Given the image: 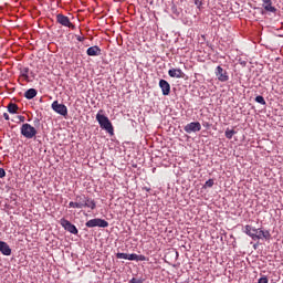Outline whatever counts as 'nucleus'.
<instances>
[{"label":"nucleus","mask_w":283,"mask_h":283,"mask_svg":"<svg viewBox=\"0 0 283 283\" xmlns=\"http://www.w3.org/2000/svg\"><path fill=\"white\" fill-rule=\"evenodd\" d=\"M196 6H201V2L198 0H195Z\"/></svg>","instance_id":"32"},{"label":"nucleus","mask_w":283,"mask_h":283,"mask_svg":"<svg viewBox=\"0 0 283 283\" xmlns=\"http://www.w3.org/2000/svg\"><path fill=\"white\" fill-rule=\"evenodd\" d=\"M244 233L252 238V240H255L258 238V229L251 227V226H245L244 227Z\"/></svg>","instance_id":"14"},{"label":"nucleus","mask_w":283,"mask_h":283,"mask_svg":"<svg viewBox=\"0 0 283 283\" xmlns=\"http://www.w3.org/2000/svg\"><path fill=\"white\" fill-rule=\"evenodd\" d=\"M262 2L266 12H277V9L273 7V2L271 0H262Z\"/></svg>","instance_id":"16"},{"label":"nucleus","mask_w":283,"mask_h":283,"mask_svg":"<svg viewBox=\"0 0 283 283\" xmlns=\"http://www.w3.org/2000/svg\"><path fill=\"white\" fill-rule=\"evenodd\" d=\"M20 133L24 138H28L29 140L34 138L38 134L36 128H34L32 125L28 123L21 126Z\"/></svg>","instance_id":"3"},{"label":"nucleus","mask_w":283,"mask_h":283,"mask_svg":"<svg viewBox=\"0 0 283 283\" xmlns=\"http://www.w3.org/2000/svg\"><path fill=\"white\" fill-rule=\"evenodd\" d=\"M0 178H6V169L0 168Z\"/></svg>","instance_id":"27"},{"label":"nucleus","mask_w":283,"mask_h":283,"mask_svg":"<svg viewBox=\"0 0 283 283\" xmlns=\"http://www.w3.org/2000/svg\"><path fill=\"white\" fill-rule=\"evenodd\" d=\"M76 40L80 41V42H83V41H85V38H83L81 35H76Z\"/></svg>","instance_id":"30"},{"label":"nucleus","mask_w":283,"mask_h":283,"mask_svg":"<svg viewBox=\"0 0 283 283\" xmlns=\"http://www.w3.org/2000/svg\"><path fill=\"white\" fill-rule=\"evenodd\" d=\"M116 258H117V260H129V254L123 253V252H118L116 254Z\"/></svg>","instance_id":"21"},{"label":"nucleus","mask_w":283,"mask_h":283,"mask_svg":"<svg viewBox=\"0 0 283 283\" xmlns=\"http://www.w3.org/2000/svg\"><path fill=\"white\" fill-rule=\"evenodd\" d=\"M0 253H2V255H12V249H10L7 242L0 241Z\"/></svg>","instance_id":"15"},{"label":"nucleus","mask_w":283,"mask_h":283,"mask_svg":"<svg viewBox=\"0 0 283 283\" xmlns=\"http://www.w3.org/2000/svg\"><path fill=\"white\" fill-rule=\"evenodd\" d=\"M214 74L220 83H227L229 81V73L222 66H217Z\"/></svg>","instance_id":"8"},{"label":"nucleus","mask_w":283,"mask_h":283,"mask_svg":"<svg viewBox=\"0 0 283 283\" xmlns=\"http://www.w3.org/2000/svg\"><path fill=\"white\" fill-rule=\"evenodd\" d=\"M7 109L9 114H17L19 112V106L14 103H9V105L7 106Z\"/></svg>","instance_id":"18"},{"label":"nucleus","mask_w":283,"mask_h":283,"mask_svg":"<svg viewBox=\"0 0 283 283\" xmlns=\"http://www.w3.org/2000/svg\"><path fill=\"white\" fill-rule=\"evenodd\" d=\"M258 283H269V279L261 277V279H259Z\"/></svg>","instance_id":"28"},{"label":"nucleus","mask_w":283,"mask_h":283,"mask_svg":"<svg viewBox=\"0 0 283 283\" xmlns=\"http://www.w3.org/2000/svg\"><path fill=\"white\" fill-rule=\"evenodd\" d=\"M255 240H271V232L269 230L256 229Z\"/></svg>","instance_id":"11"},{"label":"nucleus","mask_w":283,"mask_h":283,"mask_svg":"<svg viewBox=\"0 0 283 283\" xmlns=\"http://www.w3.org/2000/svg\"><path fill=\"white\" fill-rule=\"evenodd\" d=\"M51 107L53 112L60 114V116H67V106H65V104H60L59 101H54Z\"/></svg>","instance_id":"5"},{"label":"nucleus","mask_w":283,"mask_h":283,"mask_svg":"<svg viewBox=\"0 0 283 283\" xmlns=\"http://www.w3.org/2000/svg\"><path fill=\"white\" fill-rule=\"evenodd\" d=\"M233 136H235V132L233 129L227 128L226 138H228V140H231V138H233Z\"/></svg>","instance_id":"20"},{"label":"nucleus","mask_w":283,"mask_h":283,"mask_svg":"<svg viewBox=\"0 0 283 283\" xmlns=\"http://www.w3.org/2000/svg\"><path fill=\"white\" fill-rule=\"evenodd\" d=\"M69 207H71L72 209H84L85 207H87L88 209L94 210L96 209V201L90 199L85 195H80L75 197V202L71 201L69 203Z\"/></svg>","instance_id":"1"},{"label":"nucleus","mask_w":283,"mask_h":283,"mask_svg":"<svg viewBox=\"0 0 283 283\" xmlns=\"http://www.w3.org/2000/svg\"><path fill=\"white\" fill-rule=\"evenodd\" d=\"M85 227H87L88 229H94V227H99L101 229H107V227H109V222H107L104 219H91L85 223Z\"/></svg>","instance_id":"4"},{"label":"nucleus","mask_w":283,"mask_h":283,"mask_svg":"<svg viewBox=\"0 0 283 283\" xmlns=\"http://www.w3.org/2000/svg\"><path fill=\"white\" fill-rule=\"evenodd\" d=\"M213 185H214L213 179H209L206 181L205 187L211 188V187H213Z\"/></svg>","instance_id":"24"},{"label":"nucleus","mask_w":283,"mask_h":283,"mask_svg":"<svg viewBox=\"0 0 283 283\" xmlns=\"http://www.w3.org/2000/svg\"><path fill=\"white\" fill-rule=\"evenodd\" d=\"M96 120L102 129H105L108 134H114V126H112V122L107 116L97 113Z\"/></svg>","instance_id":"2"},{"label":"nucleus","mask_w":283,"mask_h":283,"mask_svg":"<svg viewBox=\"0 0 283 283\" xmlns=\"http://www.w3.org/2000/svg\"><path fill=\"white\" fill-rule=\"evenodd\" d=\"M56 21L60 23V25H63L64 28H71V30L76 29V27L70 21V18H67V15H64L62 13H59L56 15Z\"/></svg>","instance_id":"6"},{"label":"nucleus","mask_w":283,"mask_h":283,"mask_svg":"<svg viewBox=\"0 0 283 283\" xmlns=\"http://www.w3.org/2000/svg\"><path fill=\"white\" fill-rule=\"evenodd\" d=\"M3 118H4V120H10V115H8V113H4Z\"/></svg>","instance_id":"31"},{"label":"nucleus","mask_w":283,"mask_h":283,"mask_svg":"<svg viewBox=\"0 0 283 283\" xmlns=\"http://www.w3.org/2000/svg\"><path fill=\"white\" fill-rule=\"evenodd\" d=\"M129 282L130 283H143V280L142 279L133 277Z\"/></svg>","instance_id":"26"},{"label":"nucleus","mask_w":283,"mask_h":283,"mask_svg":"<svg viewBox=\"0 0 283 283\" xmlns=\"http://www.w3.org/2000/svg\"><path fill=\"white\" fill-rule=\"evenodd\" d=\"M86 54L87 56H101L102 51H101V48H98V45H94V46H90L86 50Z\"/></svg>","instance_id":"13"},{"label":"nucleus","mask_w":283,"mask_h":283,"mask_svg":"<svg viewBox=\"0 0 283 283\" xmlns=\"http://www.w3.org/2000/svg\"><path fill=\"white\" fill-rule=\"evenodd\" d=\"M61 226L65 231H69V233H72L73 235L78 234V229H76V226L72 224L67 219H61Z\"/></svg>","instance_id":"7"},{"label":"nucleus","mask_w":283,"mask_h":283,"mask_svg":"<svg viewBox=\"0 0 283 283\" xmlns=\"http://www.w3.org/2000/svg\"><path fill=\"white\" fill-rule=\"evenodd\" d=\"M128 260H130V261H136V262H137V260H138V254H136V253L128 254Z\"/></svg>","instance_id":"23"},{"label":"nucleus","mask_w":283,"mask_h":283,"mask_svg":"<svg viewBox=\"0 0 283 283\" xmlns=\"http://www.w3.org/2000/svg\"><path fill=\"white\" fill-rule=\"evenodd\" d=\"M30 72V69L29 67H22L20 70V75L25 78L27 81H29L30 76L28 75Z\"/></svg>","instance_id":"19"},{"label":"nucleus","mask_w":283,"mask_h":283,"mask_svg":"<svg viewBox=\"0 0 283 283\" xmlns=\"http://www.w3.org/2000/svg\"><path fill=\"white\" fill-rule=\"evenodd\" d=\"M145 260H147V258H145V255L137 254V262H145Z\"/></svg>","instance_id":"25"},{"label":"nucleus","mask_w":283,"mask_h":283,"mask_svg":"<svg viewBox=\"0 0 283 283\" xmlns=\"http://www.w3.org/2000/svg\"><path fill=\"white\" fill-rule=\"evenodd\" d=\"M200 129H202V125H200L199 122H191L184 127V130L186 132V134L200 132Z\"/></svg>","instance_id":"9"},{"label":"nucleus","mask_w":283,"mask_h":283,"mask_svg":"<svg viewBox=\"0 0 283 283\" xmlns=\"http://www.w3.org/2000/svg\"><path fill=\"white\" fill-rule=\"evenodd\" d=\"M18 119L20 120V123H25V116L23 115H19Z\"/></svg>","instance_id":"29"},{"label":"nucleus","mask_w":283,"mask_h":283,"mask_svg":"<svg viewBox=\"0 0 283 283\" xmlns=\"http://www.w3.org/2000/svg\"><path fill=\"white\" fill-rule=\"evenodd\" d=\"M168 76L171 78H182L185 76V73L180 69H170L168 71Z\"/></svg>","instance_id":"12"},{"label":"nucleus","mask_w":283,"mask_h":283,"mask_svg":"<svg viewBox=\"0 0 283 283\" xmlns=\"http://www.w3.org/2000/svg\"><path fill=\"white\" fill-rule=\"evenodd\" d=\"M159 87L164 96H169V94L171 93V85H169V82H167L166 80L159 81Z\"/></svg>","instance_id":"10"},{"label":"nucleus","mask_w":283,"mask_h":283,"mask_svg":"<svg viewBox=\"0 0 283 283\" xmlns=\"http://www.w3.org/2000/svg\"><path fill=\"white\" fill-rule=\"evenodd\" d=\"M38 92L35 88H29L25 93H24V97L28 98V101H32V98H34L36 96Z\"/></svg>","instance_id":"17"},{"label":"nucleus","mask_w":283,"mask_h":283,"mask_svg":"<svg viewBox=\"0 0 283 283\" xmlns=\"http://www.w3.org/2000/svg\"><path fill=\"white\" fill-rule=\"evenodd\" d=\"M255 103H259L260 105H266V101L264 99V97L262 95H258L255 97Z\"/></svg>","instance_id":"22"}]
</instances>
